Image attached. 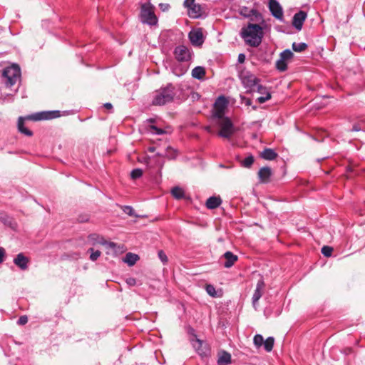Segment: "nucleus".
<instances>
[{"label":"nucleus","instance_id":"nucleus-4","mask_svg":"<svg viewBox=\"0 0 365 365\" xmlns=\"http://www.w3.org/2000/svg\"><path fill=\"white\" fill-rule=\"evenodd\" d=\"M20 77L21 70L17 65L5 68L1 75L2 82L7 88L14 86L20 79Z\"/></svg>","mask_w":365,"mask_h":365},{"label":"nucleus","instance_id":"nucleus-17","mask_svg":"<svg viewBox=\"0 0 365 365\" xmlns=\"http://www.w3.org/2000/svg\"><path fill=\"white\" fill-rule=\"evenodd\" d=\"M225 258V262L223 265L226 268H230L234 265V264L237 261L238 257L234 255L232 252L227 251L226 252L223 256L222 257Z\"/></svg>","mask_w":365,"mask_h":365},{"label":"nucleus","instance_id":"nucleus-59","mask_svg":"<svg viewBox=\"0 0 365 365\" xmlns=\"http://www.w3.org/2000/svg\"><path fill=\"white\" fill-rule=\"evenodd\" d=\"M148 121H149V122H150V123H153V122H154V121H155V120H154V119H153V118H150V119H149V120H148Z\"/></svg>","mask_w":365,"mask_h":365},{"label":"nucleus","instance_id":"nucleus-1","mask_svg":"<svg viewBox=\"0 0 365 365\" xmlns=\"http://www.w3.org/2000/svg\"><path fill=\"white\" fill-rule=\"evenodd\" d=\"M61 116L59 110H50V111H41L37 112L31 115H29L26 117L20 116L17 122V128L19 133L31 137L34 135L33 132L29 128L25 127V120H32L34 121L43 120H51Z\"/></svg>","mask_w":365,"mask_h":365},{"label":"nucleus","instance_id":"nucleus-13","mask_svg":"<svg viewBox=\"0 0 365 365\" xmlns=\"http://www.w3.org/2000/svg\"><path fill=\"white\" fill-rule=\"evenodd\" d=\"M307 14L304 11H299L296 13L292 19V26L298 31H300L303 26V24L306 20Z\"/></svg>","mask_w":365,"mask_h":365},{"label":"nucleus","instance_id":"nucleus-14","mask_svg":"<svg viewBox=\"0 0 365 365\" xmlns=\"http://www.w3.org/2000/svg\"><path fill=\"white\" fill-rule=\"evenodd\" d=\"M14 263L21 270H26L29 268V259L23 253H19L14 259Z\"/></svg>","mask_w":365,"mask_h":365},{"label":"nucleus","instance_id":"nucleus-2","mask_svg":"<svg viewBox=\"0 0 365 365\" xmlns=\"http://www.w3.org/2000/svg\"><path fill=\"white\" fill-rule=\"evenodd\" d=\"M241 36L247 45L252 47H257L262 40V27L259 24L250 23L247 27L242 29Z\"/></svg>","mask_w":365,"mask_h":365},{"label":"nucleus","instance_id":"nucleus-58","mask_svg":"<svg viewBox=\"0 0 365 365\" xmlns=\"http://www.w3.org/2000/svg\"><path fill=\"white\" fill-rule=\"evenodd\" d=\"M252 109L253 110H257V106H252Z\"/></svg>","mask_w":365,"mask_h":365},{"label":"nucleus","instance_id":"nucleus-35","mask_svg":"<svg viewBox=\"0 0 365 365\" xmlns=\"http://www.w3.org/2000/svg\"><path fill=\"white\" fill-rule=\"evenodd\" d=\"M117 205L123 210V212L124 213L128 215L129 216H135V213H134V210L131 206H128V205L122 206V205Z\"/></svg>","mask_w":365,"mask_h":365},{"label":"nucleus","instance_id":"nucleus-23","mask_svg":"<svg viewBox=\"0 0 365 365\" xmlns=\"http://www.w3.org/2000/svg\"><path fill=\"white\" fill-rule=\"evenodd\" d=\"M228 101L224 96H219L214 103V108L224 109L227 108L228 105Z\"/></svg>","mask_w":365,"mask_h":365},{"label":"nucleus","instance_id":"nucleus-56","mask_svg":"<svg viewBox=\"0 0 365 365\" xmlns=\"http://www.w3.org/2000/svg\"><path fill=\"white\" fill-rule=\"evenodd\" d=\"M103 106L108 110H111L113 108V104L110 103H106Z\"/></svg>","mask_w":365,"mask_h":365},{"label":"nucleus","instance_id":"nucleus-39","mask_svg":"<svg viewBox=\"0 0 365 365\" xmlns=\"http://www.w3.org/2000/svg\"><path fill=\"white\" fill-rule=\"evenodd\" d=\"M333 250L331 247L325 245L322 248L321 252L324 256L329 257L331 256Z\"/></svg>","mask_w":365,"mask_h":365},{"label":"nucleus","instance_id":"nucleus-40","mask_svg":"<svg viewBox=\"0 0 365 365\" xmlns=\"http://www.w3.org/2000/svg\"><path fill=\"white\" fill-rule=\"evenodd\" d=\"M205 289H206V292L207 293L212 297H217V292H216V290H215V288L213 285L212 284H207L206 287H205Z\"/></svg>","mask_w":365,"mask_h":365},{"label":"nucleus","instance_id":"nucleus-11","mask_svg":"<svg viewBox=\"0 0 365 365\" xmlns=\"http://www.w3.org/2000/svg\"><path fill=\"white\" fill-rule=\"evenodd\" d=\"M88 241L92 245L95 246L97 245H107L112 250H114V242H108L102 236H100L98 234L92 233L88 236Z\"/></svg>","mask_w":365,"mask_h":365},{"label":"nucleus","instance_id":"nucleus-22","mask_svg":"<svg viewBox=\"0 0 365 365\" xmlns=\"http://www.w3.org/2000/svg\"><path fill=\"white\" fill-rule=\"evenodd\" d=\"M205 73V69L202 66H196L192 71V76L198 80L202 79Z\"/></svg>","mask_w":365,"mask_h":365},{"label":"nucleus","instance_id":"nucleus-19","mask_svg":"<svg viewBox=\"0 0 365 365\" xmlns=\"http://www.w3.org/2000/svg\"><path fill=\"white\" fill-rule=\"evenodd\" d=\"M222 203L220 197L212 196L210 197L205 203L207 208L212 210L218 207Z\"/></svg>","mask_w":365,"mask_h":365},{"label":"nucleus","instance_id":"nucleus-30","mask_svg":"<svg viewBox=\"0 0 365 365\" xmlns=\"http://www.w3.org/2000/svg\"><path fill=\"white\" fill-rule=\"evenodd\" d=\"M0 221H1L5 225L11 227L13 220L7 214L0 212Z\"/></svg>","mask_w":365,"mask_h":365},{"label":"nucleus","instance_id":"nucleus-34","mask_svg":"<svg viewBox=\"0 0 365 365\" xmlns=\"http://www.w3.org/2000/svg\"><path fill=\"white\" fill-rule=\"evenodd\" d=\"M213 117L220 120H223V118H226L225 116V110L220 108H214Z\"/></svg>","mask_w":365,"mask_h":365},{"label":"nucleus","instance_id":"nucleus-29","mask_svg":"<svg viewBox=\"0 0 365 365\" xmlns=\"http://www.w3.org/2000/svg\"><path fill=\"white\" fill-rule=\"evenodd\" d=\"M292 49L295 51V52H302L304 51H305L308 46L306 43H296V42H294L292 43Z\"/></svg>","mask_w":365,"mask_h":365},{"label":"nucleus","instance_id":"nucleus-46","mask_svg":"<svg viewBox=\"0 0 365 365\" xmlns=\"http://www.w3.org/2000/svg\"><path fill=\"white\" fill-rule=\"evenodd\" d=\"M28 322V317L26 315L21 316L17 320V324L24 325Z\"/></svg>","mask_w":365,"mask_h":365},{"label":"nucleus","instance_id":"nucleus-55","mask_svg":"<svg viewBox=\"0 0 365 365\" xmlns=\"http://www.w3.org/2000/svg\"><path fill=\"white\" fill-rule=\"evenodd\" d=\"M361 126H360V125H359V124H354V125H353V127H352V128H351V131H356H356H359V130H361Z\"/></svg>","mask_w":365,"mask_h":365},{"label":"nucleus","instance_id":"nucleus-44","mask_svg":"<svg viewBox=\"0 0 365 365\" xmlns=\"http://www.w3.org/2000/svg\"><path fill=\"white\" fill-rule=\"evenodd\" d=\"M272 96L270 93H267V95L265 96H260L257 98V101L259 103H264L267 101L269 100L271 98Z\"/></svg>","mask_w":365,"mask_h":365},{"label":"nucleus","instance_id":"nucleus-9","mask_svg":"<svg viewBox=\"0 0 365 365\" xmlns=\"http://www.w3.org/2000/svg\"><path fill=\"white\" fill-rule=\"evenodd\" d=\"M188 38L192 45L195 46H200L204 43V36L202 29H197L190 31L188 34Z\"/></svg>","mask_w":365,"mask_h":365},{"label":"nucleus","instance_id":"nucleus-8","mask_svg":"<svg viewBox=\"0 0 365 365\" xmlns=\"http://www.w3.org/2000/svg\"><path fill=\"white\" fill-rule=\"evenodd\" d=\"M141 21L150 26H155L158 23V19L155 13L150 9L143 6L141 11Z\"/></svg>","mask_w":365,"mask_h":365},{"label":"nucleus","instance_id":"nucleus-26","mask_svg":"<svg viewBox=\"0 0 365 365\" xmlns=\"http://www.w3.org/2000/svg\"><path fill=\"white\" fill-rule=\"evenodd\" d=\"M188 67L183 65H177L173 68V73L180 77L183 76L187 71Z\"/></svg>","mask_w":365,"mask_h":365},{"label":"nucleus","instance_id":"nucleus-18","mask_svg":"<svg viewBox=\"0 0 365 365\" xmlns=\"http://www.w3.org/2000/svg\"><path fill=\"white\" fill-rule=\"evenodd\" d=\"M231 363V354L226 351H220L218 352V365H227Z\"/></svg>","mask_w":365,"mask_h":365},{"label":"nucleus","instance_id":"nucleus-28","mask_svg":"<svg viewBox=\"0 0 365 365\" xmlns=\"http://www.w3.org/2000/svg\"><path fill=\"white\" fill-rule=\"evenodd\" d=\"M274 343V339L272 336H269L265 341H264L263 345L265 351L267 352H270L273 349Z\"/></svg>","mask_w":365,"mask_h":365},{"label":"nucleus","instance_id":"nucleus-36","mask_svg":"<svg viewBox=\"0 0 365 365\" xmlns=\"http://www.w3.org/2000/svg\"><path fill=\"white\" fill-rule=\"evenodd\" d=\"M254 160V157L252 155H249L242 160V165L245 168H250L253 164Z\"/></svg>","mask_w":365,"mask_h":365},{"label":"nucleus","instance_id":"nucleus-7","mask_svg":"<svg viewBox=\"0 0 365 365\" xmlns=\"http://www.w3.org/2000/svg\"><path fill=\"white\" fill-rule=\"evenodd\" d=\"M219 135L224 138H230L235 133L234 125L230 118H225L220 122Z\"/></svg>","mask_w":365,"mask_h":365},{"label":"nucleus","instance_id":"nucleus-31","mask_svg":"<svg viewBox=\"0 0 365 365\" xmlns=\"http://www.w3.org/2000/svg\"><path fill=\"white\" fill-rule=\"evenodd\" d=\"M276 68L279 71H281V72L287 71V61L279 57V59H278L276 62Z\"/></svg>","mask_w":365,"mask_h":365},{"label":"nucleus","instance_id":"nucleus-48","mask_svg":"<svg viewBox=\"0 0 365 365\" xmlns=\"http://www.w3.org/2000/svg\"><path fill=\"white\" fill-rule=\"evenodd\" d=\"M125 282L129 287H133L136 284V279L133 277H128L125 279Z\"/></svg>","mask_w":365,"mask_h":365},{"label":"nucleus","instance_id":"nucleus-43","mask_svg":"<svg viewBox=\"0 0 365 365\" xmlns=\"http://www.w3.org/2000/svg\"><path fill=\"white\" fill-rule=\"evenodd\" d=\"M250 9H249L247 7L243 6L240 9V14L242 16H245V17L250 18L251 17V13L250 12Z\"/></svg>","mask_w":365,"mask_h":365},{"label":"nucleus","instance_id":"nucleus-49","mask_svg":"<svg viewBox=\"0 0 365 365\" xmlns=\"http://www.w3.org/2000/svg\"><path fill=\"white\" fill-rule=\"evenodd\" d=\"M195 3V0H185L183 6L187 9L188 7L192 6V5H193Z\"/></svg>","mask_w":365,"mask_h":365},{"label":"nucleus","instance_id":"nucleus-45","mask_svg":"<svg viewBox=\"0 0 365 365\" xmlns=\"http://www.w3.org/2000/svg\"><path fill=\"white\" fill-rule=\"evenodd\" d=\"M241 103H244L245 106H249L252 105V100L244 96H240Z\"/></svg>","mask_w":365,"mask_h":365},{"label":"nucleus","instance_id":"nucleus-57","mask_svg":"<svg viewBox=\"0 0 365 365\" xmlns=\"http://www.w3.org/2000/svg\"><path fill=\"white\" fill-rule=\"evenodd\" d=\"M155 148L154 147H150V148H149V149H148V150H149L150 152H154V151H155Z\"/></svg>","mask_w":365,"mask_h":365},{"label":"nucleus","instance_id":"nucleus-47","mask_svg":"<svg viewBox=\"0 0 365 365\" xmlns=\"http://www.w3.org/2000/svg\"><path fill=\"white\" fill-rule=\"evenodd\" d=\"M150 128L153 130L155 134L161 135L165 133V131L162 128H159L155 125H150Z\"/></svg>","mask_w":365,"mask_h":365},{"label":"nucleus","instance_id":"nucleus-25","mask_svg":"<svg viewBox=\"0 0 365 365\" xmlns=\"http://www.w3.org/2000/svg\"><path fill=\"white\" fill-rule=\"evenodd\" d=\"M171 194L173 197L177 200H181L185 197V192L183 189L178 186H175L172 188Z\"/></svg>","mask_w":365,"mask_h":365},{"label":"nucleus","instance_id":"nucleus-12","mask_svg":"<svg viewBox=\"0 0 365 365\" xmlns=\"http://www.w3.org/2000/svg\"><path fill=\"white\" fill-rule=\"evenodd\" d=\"M269 9L274 17L280 21L283 20V10L277 0H269Z\"/></svg>","mask_w":365,"mask_h":365},{"label":"nucleus","instance_id":"nucleus-15","mask_svg":"<svg viewBox=\"0 0 365 365\" xmlns=\"http://www.w3.org/2000/svg\"><path fill=\"white\" fill-rule=\"evenodd\" d=\"M187 14L192 19H198L202 16V9L200 4L195 3L187 8Z\"/></svg>","mask_w":365,"mask_h":365},{"label":"nucleus","instance_id":"nucleus-50","mask_svg":"<svg viewBox=\"0 0 365 365\" xmlns=\"http://www.w3.org/2000/svg\"><path fill=\"white\" fill-rule=\"evenodd\" d=\"M5 255V250L3 247H0V263H2L4 262Z\"/></svg>","mask_w":365,"mask_h":365},{"label":"nucleus","instance_id":"nucleus-42","mask_svg":"<svg viewBox=\"0 0 365 365\" xmlns=\"http://www.w3.org/2000/svg\"><path fill=\"white\" fill-rule=\"evenodd\" d=\"M158 255L159 259L163 263V264H165L168 262V257L163 250H159L158 252Z\"/></svg>","mask_w":365,"mask_h":365},{"label":"nucleus","instance_id":"nucleus-5","mask_svg":"<svg viewBox=\"0 0 365 365\" xmlns=\"http://www.w3.org/2000/svg\"><path fill=\"white\" fill-rule=\"evenodd\" d=\"M173 54L178 62H188L192 59L193 53L186 46L179 45L175 48Z\"/></svg>","mask_w":365,"mask_h":365},{"label":"nucleus","instance_id":"nucleus-21","mask_svg":"<svg viewBox=\"0 0 365 365\" xmlns=\"http://www.w3.org/2000/svg\"><path fill=\"white\" fill-rule=\"evenodd\" d=\"M139 259L140 257L138 255L132 252H128L123 258V262L128 264L129 266H133L138 260H139Z\"/></svg>","mask_w":365,"mask_h":365},{"label":"nucleus","instance_id":"nucleus-24","mask_svg":"<svg viewBox=\"0 0 365 365\" xmlns=\"http://www.w3.org/2000/svg\"><path fill=\"white\" fill-rule=\"evenodd\" d=\"M158 156L165 157L168 159H175L177 156L176 150L168 146L164 153H158Z\"/></svg>","mask_w":365,"mask_h":365},{"label":"nucleus","instance_id":"nucleus-16","mask_svg":"<svg viewBox=\"0 0 365 365\" xmlns=\"http://www.w3.org/2000/svg\"><path fill=\"white\" fill-rule=\"evenodd\" d=\"M272 175V170L269 167H263L259 169L258 176L259 180L262 183H267L269 182V178Z\"/></svg>","mask_w":365,"mask_h":365},{"label":"nucleus","instance_id":"nucleus-51","mask_svg":"<svg viewBox=\"0 0 365 365\" xmlns=\"http://www.w3.org/2000/svg\"><path fill=\"white\" fill-rule=\"evenodd\" d=\"M196 343L198 344L197 346H196L195 345H194L195 347H196V349L198 350V353L200 354V355H202L203 353L200 352V347L202 346V341L200 340V339H196L195 340Z\"/></svg>","mask_w":365,"mask_h":365},{"label":"nucleus","instance_id":"nucleus-32","mask_svg":"<svg viewBox=\"0 0 365 365\" xmlns=\"http://www.w3.org/2000/svg\"><path fill=\"white\" fill-rule=\"evenodd\" d=\"M87 252L90 253L89 259L93 262L96 261L101 253L99 250H95L93 248H89Z\"/></svg>","mask_w":365,"mask_h":365},{"label":"nucleus","instance_id":"nucleus-41","mask_svg":"<svg viewBox=\"0 0 365 365\" xmlns=\"http://www.w3.org/2000/svg\"><path fill=\"white\" fill-rule=\"evenodd\" d=\"M255 91H257V93L262 94V95H264V94L267 95V93H269L267 91V87L263 86L262 85L259 84V83L255 86Z\"/></svg>","mask_w":365,"mask_h":365},{"label":"nucleus","instance_id":"nucleus-10","mask_svg":"<svg viewBox=\"0 0 365 365\" xmlns=\"http://www.w3.org/2000/svg\"><path fill=\"white\" fill-rule=\"evenodd\" d=\"M264 289L265 283L264 279L261 278L260 279L258 280L257 283L256 289L252 298V305L255 309H257V304L258 301L264 294Z\"/></svg>","mask_w":365,"mask_h":365},{"label":"nucleus","instance_id":"nucleus-53","mask_svg":"<svg viewBox=\"0 0 365 365\" xmlns=\"http://www.w3.org/2000/svg\"><path fill=\"white\" fill-rule=\"evenodd\" d=\"M80 222H86L88 221V217L87 215L80 216L78 219Z\"/></svg>","mask_w":365,"mask_h":365},{"label":"nucleus","instance_id":"nucleus-37","mask_svg":"<svg viewBox=\"0 0 365 365\" xmlns=\"http://www.w3.org/2000/svg\"><path fill=\"white\" fill-rule=\"evenodd\" d=\"M143 170L140 168L133 169L130 173V177L133 180H136L142 177Z\"/></svg>","mask_w":365,"mask_h":365},{"label":"nucleus","instance_id":"nucleus-54","mask_svg":"<svg viewBox=\"0 0 365 365\" xmlns=\"http://www.w3.org/2000/svg\"><path fill=\"white\" fill-rule=\"evenodd\" d=\"M245 55L243 54V53L239 54V56H238V62L242 63H243L245 61Z\"/></svg>","mask_w":365,"mask_h":365},{"label":"nucleus","instance_id":"nucleus-38","mask_svg":"<svg viewBox=\"0 0 365 365\" xmlns=\"http://www.w3.org/2000/svg\"><path fill=\"white\" fill-rule=\"evenodd\" d=\"M254 344L257 347H260L264 342V338L261 334H256L253 339Z\"/></svg>","mask_w":365,"mask_h":365},{"label":"nucleus","instance_id":"nucleus-3","mask_svg":"<svg viewBox=\"0 0 365 365\" xmlns=\"http://www.w3.org/2000/svg\"><path fill=\"white\" fill-rule=\"evenodd\" d=\"M175 88L172 83H168L165 87H161L155 92L152 102L153 105L164 106L172 102L175 96Z\"/></svg>","mask_w":365,"mask_h":365},{"label":"nucleus","instance_id":"nucleus-27","mask_svg":"<svg viewBox=\"0 0 365 365\" xmlns=\"http://www.w3.org/2000/svg\"><path fill=\"white\" fill-rule=\"evenodd\" d=\"M250 12L251 13V17H250L251 21H259V22L264 21L262 15L257 9H250Z\"/></svg>","mask_w":365,"mask_h":365},{"label":"nucleus","instance_id":"nucleus-33","mask_svg":"<svg viewBox=\"0 0 365 365\" xmlns=\"http://www.w3.org/2000/svg\"><path fill=\"white\" fill-rule=\"evenodd\" d=\"M294 53L289 49H286L279 54V57L286 61L292 59Z\"/></svg>","mask_w":365,"mask_h":365},{"label":"nucleus","instance_id":"nucleus-20","mask_svg":"<svg viewBox=\"0 0 365 365\" xmlns=\"http://www.w3.org/2000/svg\"><path fill=\"white\" fill-rule=\"evenodd\" d=\"M278 154L272 148H265L261 153L260 157L267 160H275Z\"/></svg>","mask_w":365,"mask_h":365},{"label":"nucleus","instance_id":"nucleus-52","mask_svg":"<svg viewBox=\"0 0 365 365\" xmlns=\"http://www.w3.org/2000/svg\"><path fill=\"white\" fill-rule=\"evenodd\" d=\"M346 171L349 173H355V170H354V168L351 165H349L346 167Z\"/></svg>","mask_w":365,"mask_h":365},{"label":"nucleus","instance_id":"nucleus-6","mask_svg":"<svg viewBox=\"0 0 365 365\" xmlns=\"http://www.w3.org/2000/svg\"><path fill=\"white\" fill-rule=\"evenodd\" d=\"M241 80L244 86L249 90L247 93L255 91V86L259 83L260 79L257 78L254 74L250 72H243L241 74Z\"/></svg>","mask_w":365,"mask_h":365}]
</instances>
